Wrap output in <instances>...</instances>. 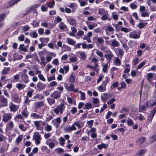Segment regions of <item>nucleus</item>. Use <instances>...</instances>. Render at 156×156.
Segmentation results:
<instances>
[{
    "instance_id": "nucleus-1",
    "label": "nucleus",
    "mask_w": 156,
    "mask_h": 156,
    "mask_svg": "<svg viewBox=\"0 0 156 156\" xmlns=\"http://www.w3.org/2000/svg\"><path fill=\"white\" fill-rule=\"evenodd\" d=\"M33 138L36 145H39L41 143L42 138L39 132H35L33 135Z\"/></svg>"
},
{
    "instance_id": "nucleus-2",
    "label": "nucleus",
    "mask_w": 156,
    "mask_h": 156,
    "mask_svg": "<svg viewBox=\"0 0 156 156\" xmlns=\"http://www.w3.org/2000/svg\"><path fill=\"white\" fill-rule=\"evenodd\" d=\"M65 108L64 105L62 103L59 106H57L54 110V112L56 114L58 115L59 113L60 114H62Z\"/></svg>"
},
{
    "instance_id": "nucleus-3",
    "label": "nucleus",
    "mask_w": 156,
    "mask_h": 156,
    "mask_svg": "<svg viewBox=\"0 0 156 156\" xmlns=\"http://www.w3.org/2000/svg\"><path fill=\"white\" fill-rule=\"evenodd\" d=\"M8 105V100L3 95L0 96V108Z\"/></svg>"
},
{
    "instance_id": "nucleus-4",
    "label": "nucleus",
    "mask_w": 156,
    "mask_h": 156,
    "mask_svg": "<svg viewBox=\"0 0 156 156\" xmlns=\"http://www.w3.org/2000/svg\"><path fill=\"white\" fill-rule=\"evenodd\" d=\"M12 115L9 113H4L2 115V121L4 122H7L11 119Z\"/></svg>"
},
{
    "instance_id": "nucleus-5",
    "label": "nucleus",
    "mask_w": 156,
    "mask_h": 156,
    "mask_svg": "<svg viewBox=\"0 0 156 156\" xmlns=\"http://www.w3.org/2000/svg\"><path fill=\"white\" fill-rule=\"evenodd\" d=\"M113 57V55L112 52L109 50L108 51L107 54L105 55V57L106 58L107 63H109Z\"/></svg>"
},
{
    "instance_id": "nucleus-6",
    "label": "nucleus",
    "mask_w": 156,
    "mask_h": 156,
    "mask_svg": "<svg viewBox=\"0 0 156 156\" xmlns=\"http://www.w3.org/2000/svg\"><path fill=\"white\" fill-rule=\"evenodd\" d=\"M12 101L16 103H19L21 101L19 95L16 93H15L12 96Z\"/></svg>"
},
{
    "instance_id": "nucleus-7",
    "label": "nucleus",
    "mask_w": 156,
    "mask_h": 156,
    "mask_svg": "<svg viewBox=\"0 0 156 156\" xmlns=\"http://www.w3.org/2000/svg\"><path fill=\"white\" fill-rule=\"evenodd\" d=\"M76 129V128L73 125L71 126L69 125L67 127H65L64 128V130L67 132H71L73 130H75Z\"/></svg>"
},
{
    "instance_id": "nucleus-8",
    "label": "nucleus",
    "mask_w": 156,
    "mask_h": 156,
    "mask_svg": "<svg viewBox=\"0 0 156 156\" xmlns=\"http://www.w3.org/2000/svg\"><path fill=\"white\" fill-rule=\"evenodd\" d=\"M50 96L55 99H58L61 97V92L58 91H55L51 94Z\"/></svg>"
},
{
    "instance_id": "nucleus-9",
    "label": "nucleus",
    "mask_w": 156,
    "mask_h": 156,
    "mask_svg": "<svg viewBox=\"0 0 156 156\" xmlns=\"http://www.w3.org/2000/svg\"><path fill=\"white\" fill-rule=\"evenodd\" d=\"M155 114V113L152 111L150 112L147 117V123H149L151 122Z\"/></svg>"
},
{
    "instance_id": "nucleus-10",
    "label": "nucleus",
    "mask_w": 156,
    "mask_h": 156,
    "mask_svg": "<svg viewBox=\"0 0 156 156\" xmlns=\"http://www.w3.org/2000/svg\"><path fill=\"white\" fill-rule=\"evenodd\" d=\"M64 86L68 91H73L74 89V86L72 83H70L69 86H68L66 83H65Z\"/></svg>"
},
{
    "instance_id": "nucleus-11",
    "label": "nucleus",
    "mask_w": 156,
    "mask_h": 156,
    "mask_svg": "<svg viewBox=\"0 0 156 156\" xmlns=\"http://www.w3.org/2000/svg\"><path fill=\"white\" fill-rule=\"evenodd\" d=\"M34 123L35 126L37 130H43V127L40 126L41 121H35Z\"/></svg>"
},
{
    "instance_id": "nucleus-12",
    "label": "nucleus",
    "mask_w": 156,
    "mask_h": 156,
    "mask_svg": "<svg viewBox=\"0 0 156 156\" xmlns=\"http://www.w3.org/2000/svg\"><path fill=\"white\" fill-rule=\"evenodd\" d=\"M21 76L23 78V82L25 83H27L29 81L28 76L27 74L25 73L22 74L21 75Z\"/></svg>"
},
{
    "instance_id": "nucleus-13",
    "label": "nucleus",
    "mask_w": 156,
    "mask_h": 156,
    "mask_svg": "<svg viewBox=\"0 0 156 156\" xmlns=\"http://www.w3.org/2000/svg\"><path fill=\"white\" fill-rule=\"evenodd\" d=\"M37 86L38 90H41L45 88L46 85V84H43L39 82L37 84Z\"/></svg>"
},
{
    "instance_id": "nucleus-14",
    "label": "nucleus",
    "mask_w": 156,
    "mask_h": 156,
    "mask_svg": "<svg viewBox=\"0 0 156 156\" xmlns=\"http://www.w3.org/2000/svg\"><path fill=\"white\" fill-rule=\"evenodd\" d=\"M34 105L36 108H38L41 107L44 105V103L43 101H40L34 103Z\"/></svg>"
},
{
    "instance_id": "nucleus-15",
    "label": "nucleus",
    "mask_w": 156,
    "mask_h": 156,
    "mask_svg": "<svg viewBox=\"0 0 156 156\" xmlns=\"http://www.w3.org/2000/svg\"><path fill=\"white\" fill-rule=\"evenodd\" d=\"M108 12L106 11L105 12L104 14L102 15L101 19L102 20H108L109 21H110L111 19L110 18L108 17Z\"/></svg>"
},
{
    "instance_id": "nucleus-16",
    "label": "nucleus",
    "mask_w": 156,
    "mask_h": 156,
    "mask_svg": "<svg viewBox=\"0 0 156 156\" xmlns=\"http://www.w3.org/2000/svg\"><path fill=\"white\" fill-rule=\"evenodd\" d=\"M112 95L110 94H108L107 93H104L103 95L101 97L102 100L104 101L112 97Z\"/></svg>"
},
{
    "instance_id": "nucleus-17",
    "label": "nucleus",
    "mask_w": 156,
    "mask_h": 156,
    "mask_svg": "<svg viewBox=\"0 0 156 156\" xmlns=\"http://www.w3.org/2000/svg\"><path fill=\"white\" fill-rule=\"evenodd\" d=\"M146 140V138L144 137H141L138 139L136 140V143L138 145L142 144Z\"/></svg>"
},
{
    "instance_id": "nucleus-18",
    "label": "nucleus",
    "mask_w": 156,
    "mask_h": 156,
    "mask_svg": "<svg viewBox=\"0 0 156 156\" xmlns=\"http://www.w3.org/2000/svg\"><path fill=\"white\" fill-rule=\"evenodd\" d=\"M14 127V124L12 121H10L6 125V128L8 130H12Z\"/></svg>"
},
{
    "instance_id": "nucleus-19",
    "label": "nucleus",
    "mask_w": 156,
    "mask_h": 156,
    "mask_svg": "<svg viewBox=\"0 0 156 156\" xmlns=\"http://www.w3.org/2000/svg\"><path fill=\"white\" fill-rule=\"evenodd\" d=\"M67 22L71 25L74 26L76 24V22L75 20L73 18L69 17L67 19Z\"/></svg>"
},
{
    "instance_id": "nucleus-20",
    "label": "nucleus",
    "mask_w": 156,
    "mask_h": 156,
    "mask_svg": "<svg viewBox=\"0 0 156 156\" xmlns=\"http://www.w3.org/2000/svg\"><path fill=\"white\" fill-rule=\"evenodd\" d=\"M80 55V59L85 60L86 58V55L85 54V53L84 51H79L78 52Z\"/></svg>"
},
{
    "instance_id": "nucleus-21",
    "label": "nucleus",
    "mask_w": 156,
    "mask_h": 156,
    "mask_svg": "<svg viewBox=\"0 0 156 156\" xmlns=\"http://www.w3.org/2000/svg\"><path fill=\"white\" fill-rule=\"evenodd\" d=\"M129 36V37L134 39H137L139 38L140 37V35L134 34L133 32L130 33Z\"/></svg>"
},
{
    "instance_id": "nucleus-22",
    "label": "nucleus",
    "mask_w": 156,
    "mask_h": 156,
    "mask_svg": "<svg viewBox=\"0 0 156 156\" xmlns=\"http://www.w3.org/2000/svg\"><path fill=\"white\" fill-rule=\"evenodd\" d=\"M9 108L11 111L15 112L18 109V108L14 104H11V105L10 106Z\"/></svg>"
},
{
    "instance_id": "nucleus-23",
    "label": "nucleus",
    "mask_w": 156,
    "mask_h": 156,
    "mask_svg": "<svg viewBox=\"0 0 156 156\" xmlns=\"http://www.w3.org/2000/svg\"><path fill=\"white\" fill-rule=\"evenodd\" d=\"M114 63L115 65L117 66H119L120 65L121 62L119 58L117 57L114 60Z\"/></svg>"
},
{
    "instance_id": "nucleus-24",
    "label": "nucleus",
    "mask_w": 156,
    "mask_h": 156,
    "mask_svg": "<svg viewBox=\"0 0 156 156\" xmlns=\"http://www.w3.org/2000/svg\"><path fill=\"white\" fill-rule=\"evenodd\" d=\"M66 40L68 43L72 45H74L76 43V41L69 38H67Z\"/></svg>"
},
{
    "instance_id": "nucleus-25",
    "label": "nucleus",
    "mask_w": 156,
    "mask_h": 156,
    "mask_svg": "<svg viewBox=\"0 0 156 156\" xmlns=\"http://www.w3.org/2000/svg\"><path fill=\"white\" fill-rule=\"evenodd\" d=\"M31 117H33L35 119L39 118L42 119L43 118V116L42 115H38L36 113H32L30 115Z\"/></svg>"
},
{
    "instance_id": "nucleus-26",
    "label": "nucleus",
    "mask_w": 156,
    "mask_h": 156,
    "mask_svg": "<svg viewBox=\"0 0 156 156\" xmlns=\"http://www.w3.org/2000/svg\"><path fill=\"white\" fill-rule=\"evenodd\" d=\"M24 45L23 44H20L19 46V49L21 51H23L24 52H27V47L26 48L24 47Z\"/></svg>"
},
{
    "instance_id": "nucleus-27",
    "label": "nucleus",
    "mask_w": 156,
    "mask_h": 156,
    "mask_svg": "<svg viewBox=\"0 0 156 156\" xmlns=\"http://www.w3.org/2000/svg\"><path fill=\"white\" fill-rule=\"evenodd\" d=\"M10 70V68L5 67L2 71L1 73L2 75L6 74L8 73Z\"/></svg>"
},
{
    "instance_id": "nucleus-28",
    "label": "nucleus",
    "mask_w": 156,
    "mask_h": 156,
    "mask_svg": "<svg viewBox=\"0 0 156 156\" xmlns=\"http://www.w3.org/2000/svg\"><path fill=\"white\" fill-rule=\"evenodd\" d=\"M112 45L113 47H117L119 45V42L116 40L114 39L112 40Z\"/></svg>"
},
{
    "instance_id": "nucleus-29",
    "label": "nucleus",
    "mask_w": 156,
    "mask_h": 156,
    "mask_svg": "<svg viewBox=\"0 0 156 156\" xmlns=\"http://www.w3.org/2000/svg\"><path fill=\"white\" fill-rule=\"evenodd\" d=\"M26 86V85L20 83H18L16 85V87L18 88L19 90L23 89Z\"/></svg>"
},
{
    "instance_id": "nucleus-30",
    "label": "nucleus",
    "mask_w": 156,
    "mask_h": 156,
    "mask_svg": "<svg viewBox=\"0 0 156 156\" xmlns=\"http://www.w3.org/2000/svg\"><path fill=\"white\" fill-rule=\"evenodd\" d=\"M156 104V102L153 101H150L146 103V105L147 107H151L154 106Z\"/></svg>"
},
{
    "instance_id": "nucleus-31",
    "label": "nucleus",
    "mask_w": 156,
    "mask_h": 156,
    "mask_svg": "<svg viewBox=\"0 0 156 156\" xmlns=\"http://www.w3.org/2000/svg\"><path fill=\"white\" fill-rule=\"evenodd\" d=\"M59 27L61 30H64L66 29L67 27L66 25L62 22H61L59 25Z\"/></svg>"
},
{
    "instance_id": "nucleus-32",
    "label": "nucleus",
    "mask_w": 156,
    "mask_h": 156,
    "mask_svg": "<svg viewBox=\"0 0 156 156\" xmlns=\"http://www.w3.org/2000/svg\"><path fill=\"white\" fill-rule=\"evenodd\" d=\"M47 100L48 104L50 105H52L54 104L55 103V101L54 100V98H48L47 99Z\"/></svg>"
},
{
    "instance_id": "nucleus-33",
    "label": "nucleus",
    "mask_w": 156,
    "mask_h": 156,
    "mask_svg": "<svg viewBox=\"0 0 156 156\" xmlns=\"http://www.w3.org/2000/svg\"><path fill=\"white\" fill-rule=\"evenodd\" d=\"M92 108V105L91 103H86L85 105L84 108H83L84 109H89L90 108Z\"/></svg>"
},
{
    "instance_id": "nucleus-34",
    "label": "nucleus",
    "mask_w": 156,
    "mask_h": 156,
    "mask_svg": "<svg viewBox=\"0 0 156 156\" xmlns=\"http://www.w3.org/2000/svg\"><path fill=\"white\" fill-rule=\"evenodd\" d=\"M108 63L106 64L103 66L102 71L104 73H106L108 71Z\"/></svg>"
},
{
    "instance_id": "nucleus-35",
    "label": "nucleus",
    "mask_w": 156,
    "mask_h": 156,
    "mask_svg": "<svg viewBox=\"0 0 156 156\" xmlns=\"http://www.w3.org/2000/svg\"><path fill=\"white\" fill-rule=\"evenodd\" d=\"M49 38H47L41 37L40 38L39 40L42 43H47L49 41Z\"/></svg>"
},
{
    "instance_id": "nucleus-36",
    "label": "nucleus",
    "mask_w": 156,
    "mask_h": 156,
    "mask_svg": "<svg viewBox=\"0 0 156 156\" xmlns=\"http://www.w3.org/2000/svg\"><path fill=\"white\" fill-rule=\"evenodd\" d=\"M109 81V80L108 77H106L104 81L102 82V85H103L104 87H106V86L108 82Z\"/></svg>"
},
{
    "instance_id": "nucleus-37",
    "label": "nucleus",
    "mask_w": 156,
    "mask_h": 156,
    "mask_svg": "<svg viewBox=\"0 0 156 156\" xmlns=\"http://www.w3.org/2000/svg\"><path fill=\"white\" fill-rule=\"evenodd\" d=\"M21 114L25 118H27L28 116V113L27 109H24L21 112Z\"/></svg>"
},
{
    "instance_id": "nucleus-38",
    "label": "nucleus",
    "mask_w": 156,
    "mask_h": 156,
    "mask_svg": "<svg viewBox=\"0 0 156 156\" xmlns=\"http://www.w3.org/2000/svg\"><path fill=\"white\" fill-rule=\"evenodd\" d=\"M146 107L144 105H142L140 106V105L139 109V112H144V111L146 110Z\"/></svg>"
},
{
    "instance_id": "nucleus-39",
    "label": "nucleus",
    "mask_w": 156,
    "mask_h": 156,
    "mask_svg": "<svg viewBox=\"0 0 156 156\" xmlns=\"http://www.w3.org/2000/svg\"><path fill=\"white\" fill-rule=\"evenodd\" d=\"M55 4V2L54 1H52L50 2L47 3L48 6L50 8H52Z\"/></svg>"
},
{
    "instance_id": "nucleus-40",
    "label": "nucleus",
    "mask_w": 156,
    "mask_h": 156,
    "mask_svg": "<svg viewBox=\"0 0 156 156\" xmlns=\"http://www.w3.org/2000/svg\"><path fill=\"white\" fill-rule=\"evenodd\" d=\"M86 1H81V0H78V1L80 2L81 6H83L87 4V0Z\"/></svg>"
},
{
    "instance_id": "nucleus-41",
    "label": "nucleus",
    "mask_w": 156,
    "mask_h": 156,
    "mask_svg": "<svg viewBox=\"0 0 156 156\" xmlns=\"http://www.w3.org/2000/svg\"><path fill=\"white\" fill-rule=\"evenodd\" d=\"M22 140V136L19 135L18 138L16 139V144H19Z\"/></svg>"
},
{
    "instance_id": "nucleus-42",
    "label": "nucleus",
    "mask_w": 156,
    "mask_h": 156,
    "mask_svg": "<svg viewBox=\"0 0 156 156\" xmlns=\"http://www.w3.org/2000/svg\"><path fill=\"white\" fill-rule=\"evenodd\" d=\"M146 62L147 61H143L142 62L138 65L137 67V69H141L144 65L146 64Z\"/></svg>"
},
{
    "instance_id": "nucleus-43",
    "label": "nucleus",
    "mask_w": 156,
    "mask_h": 156,
    "mask_svg": "<svg viewBox=\"0 0 156 156\" xmlns=\"http://www.w3.org/2000/svg\"><path fill=\"white\" fill-rule=\"evenodd\" d=\"M69 60L72 62H75L77 60V58L76 56L71 57L69 58Z\"/></svg>"
},
{
    "instance_id": "nucleus-44",
    "label": "nucleus",
    "mask_w": 156,
    "mask_h": 156,
    "mask_svg": "<svg viewBox=\"0 0 156 156\" xmlns=\"http://www.w3.org/2000/svg\"><path fill=\"white\" fill-rule=\"evenodd\" d=\"M52 129V127L51 126L49 125L48 124H47V126L45 128V130L46 131L49 132L51 131Z\"/></svg>"
},
{
    "instance_id": "nucleus-45",
    "label": "nucleus",
    "mask_w": 156,
    "mask_h": 156,
    "mask_svg": "<svg viewBox=\"0 0 156 156\" xmlns=\"http://www.w3.org/2000/svg\"><path fill=\"white\" fill-rule=\"evenodd\" d=\"M98 89L101 92L104 91L106 90L105 87L102 85L98 87Z\"/></svg>"
},
{
    "instance_id": "nucleus-46",
    "label": "nucleus",
    "mask_w": 156,
    "mask_h": 156,
    "mask_svg": "<svg viewBox=\"0 0 156 156\" xmlns=\"http://www.w3.org/2000/svg\"><path fill=\"white\" fill-rule=\"evenodd\" d=\"M150 142L151 143H153L156 141V135H154L151 137L150 138Z\"/></svg>"
},
{
    "instance_id": "nucleus-47",
    "label": "nucleus",
    "mask_w": 156,
    "mask_h": 156,
    "mask_svg": "<svg viewBox=\"0 0 156 156\" xmlns=\"http://www.w3.org/2000/svg\"><path fill=\"white\" fill-rule=\"evenodd\" d=\"M153 77V74L152 73H149L147 75V80L148 81L150 82L151 81V79Z\"/></svg>"
},
{
    "instance_id": "nucleus-48",
    "label": "nucleus",
    "mask_w": 156,
    "mask_h": 156,
    "mask_svg": "<svg viewBox=\"0 0 156 156\" xmlns=\"http://www.w3.org/2000/svg\"><path fill=\"white\" fill-rule=\"evenodd\" d=\"M31 24L34 27H37L39 24V22H36L35 20H34L33 22L31 23Z\"/></svg>"
},
{
    "instance_id": "nucleus-49",
    "label": "nucleus",
    "mask_w": 156,
    "mask_h": 156,
    "mask_svg": "<svg viewBox=\"0 0 156 156\" xmlns=\"http://www.w3.org/2000/svg\"><path fill=\"white\" fill-rule=\"evenodd\" d=\"M30 29V27L27 25L23 26L22 28V30L23 32L28 30Z\"/></svg>"
},
{
    "instance_id": "nucleus-50",
    "label": "nucleus",
    "mask_w": 156,
    "mask_h": 156,
    "mask_svg": "<svg viewBox=\"0 0 156 156\" xmlns=\"http://www.w3.org/2000/svg\"><path fill=\"white\" fill-rule=\"evenodd\" d=\"M75 77L73 74H71L69 79V81L71 82H74L75 81Z\"/></svg>"
},
{
    "instance_id": "nucleus-51",
    "label": "nucleus",
    "mask_w": 156,
    "mask_h": 156,
    "mask_svg": "<svg viewBox=\"0 0 156 156\" xmlns=\"http://www.w3.org/2000/svg\"><path fill=\"white\" fill-rule=\"evenodd\" d=\"M146 151L144 150H141L139 151L138 152L137 154H136L137 156H140L143 155L146 152Z\"/></svg>"
},
{
    "instance_id": "nucleus-52",
    "label": "nucleus",
    "mask_w": 156,
    "mask_h": 156,
    "mask_svg": "<svg viewBox=\"0 0 156 156\" xmlns=\"http://www.w3.org/2000/svg\"><path fill=\"white\" fill-rule=\"evenodd\" d=\"M38 77L40 80H41L43 81H45L46 80L45 78H44V76L41 74H39V75H38Z\"/></svg>"
},
{
    "instance_id": "nucleus-53",
    "label": "nucleus",
    "mask_w": 156,
    "mask_h": 156,
    "mask_svg": "<svg viewBox=\"0 0 156 156\" xmlns=\"http://www.w3.org/2000/svg\"><path fill=\"white\" fill-rule=\"evenodd\" d=\"M96 53L101 58H102L103 56V54L102 52L98 50H97L96 51Z\"/></svg>"
},
{
    "instance_id": "nucleus-54",
    "label": "nucleus",
    "mask_w": 156,
    "mask_h": 156,
    "mask_svg": "<svg viewBox=\"0 0 156 156\" xmlns=\"http://www.w3.org/2000/svg\"><path fill=\"white\" fill-rule=\"evenodd\" d=\"M41 62L40 64H42L43 65L45 66L46 64V63L45 62V58L44 57H41Z\"/></svg>"
},
{
    "instance_id": "nucleus-55",
    "label": "nucleus",
    "mask_w": 156,
    "mask_h": 156,
    "mask_svg": "<svg viewBox=\"0 0 156 156\" xmlns=\"http://www.w3.org/2000/svg\"><path fill=\"white\" fill-rule=\"evenodd\" d=\"M34 91V90L33 89L31 90L28 91L27 93V95L29 97H31L32 96Z\"/></svg>"
},
{
    "instance_id": "nucleus-56",
    "label": "nucleus",
    "mask_w": 156,
    "mask_h": 156,
    "mask_svg": "<svg viewBox=\"0 0 156 156\" xmlns=\"http://www.w3.org/2000/svg\"><path fill=\"white\" fill-rule=\"evenodd\" d=\"M83 38L84 40H86L88 43H90L91 42V40L90 38L88 37L86 35H84Z\"/></svg>"
},
{
    "instance_id": "nucleus-57",
    "label": "nucleus",
    "mask_w": 156,
    "mask_h": 156,
    "mask_svg": "<svg viewBox=\"0 0 156 156\" xmlns=\"http://www.w3.org/2000/svg\"><path fill=\"white\" fill-rule=\"evenodd\" d=\"M115 100V98H112L108 101L107 104L108 105H111L113 103Z\"/></svg>"
},
{
    "instance_id": "nucleus-58",
    "label": "nucleus",
    "mask_w": 156,
    "mask_h": 156,
    "mask_svg": "<svg viewBox=\"0 0 156 156\" xmlns=\"http://www.w3.org/2000/svg\"><path fill=\"white\" fill-rule=\"evenodd\" d=\"M59 140L60 142V144L61 145H63L64 144V141L65 140L62 137H61L59 139Z\"/></svg>"
},
{
    "instance_id": "nucleus-59",
    "label": "nucleus",
    "mask_w": 156,
    "mask_h": 156,
    "mask_svg": "<svg viewBox=\"0 0 156 156\" xmlns=\"http://www.w3.org/2000/svg\"><path fill=\"white\" fill-rule=\"evenodd\" d=\"M30 35L32 37L36 38L37 37L38 35L36 32H34L32 33H30Z\"/></svg>"
},
{
    "instance_id": "nucleus-60",
    "label": "nucleus",
    "mask_w": 156,
    "mask_h": 156,
    "mask_svg": "<svg viewBox=\"0 0 156 156\" xmlns=\"http://www.w3.org/2000/svg\"><path fill=\"white\" fill-rule=\"evenodd\" d=\"M19 128L22 131H25L27 129L23 125L21 124H20L19 125Z\"/></svg>"
},
{
    "instance_id": "nucleus-61",
    "label": "nucleus",
    "mask_w": 156,
    "mask_h": 156,
    "mask_svg": "<svg viewBox=\"0 0 156 156\" xmlns=\"http://www.w3.org/2000/svg\"><path fill=\"white\" fill-rule=\"evenodd\" d=\"M139 58L137 57L133 61L134 66H136L139 62Z\"/></svg>"
},
{
    "instance_id": "nucleus-62",
    "label": "nucleus",
    "mask_w": 156,
    "mask_h": 156,
    "mask_svg": "<svg viewBox=\"0 0 156 156\" xmlns=\"http://www.w3.org/2000/svg\"><path fill=\"white\" fill-rule=\"evenodd\" d=\"M141 16L143 17H148L149 13L146 12H143L142 13Z\"/></svg>"
},
{
    "instance_id": "nucleus-63",
    "label": "nucleus",
    "mask_w": 156,
    "mask_h": 156,
    "mask_svg": "<svg viewBox=\"0 0 156 156\" xmlns=\"http://www.w3.org/2000/svg\"><path fill=\"white\" fill-rule=\"evenodd\" d=\"M63 69L65 71V73H66L69 70V67L68 66H65L63 67Z\"/></svg>"
},
{
    "instance_id": "nucleus-64",
    "label": "nucleus",
    "mask_w": 156,
    "mask_h": 156,
    "mask_svg": "<svg viewBox=\"0 0 156 156\" xmlns=\"http://www.w3.org/2000/svg\"><path fill=\"white\" fill-rule=\"evenodd\" d=\"M127 124L129 126H131L133 124V121L132 120L130 119H129L127 121Z\"/></svg>"
}]
</instances>
